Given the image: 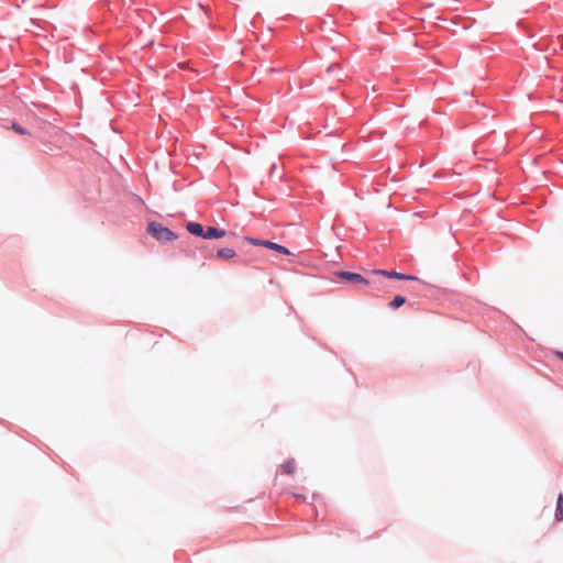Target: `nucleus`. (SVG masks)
<instances>
[{
    "instance_id": "3",
    "label": "nucleus",
    "mask_w": 563,
    "mask_h": 563,
    "mask_svg": "<svg viewBox=\"0 0 563 563\" xmlns=\"http://www.w3.org/2000/svg\"><path fill=\"white\" fill-rule=\"evenodd\" d=\"M246 241L249 243H251L252 245H255V246H263V247H266V249H269V250H274L280 254H284V255H290V251L284 246V245H280L278 243H275L273 241H269V240H260V239H255V238H246Z\"/></svg>"
},
{
    "instance_id": "4",
    "label": "nucleus",
    "mask_w": 563,
    "mask_h": 563,
    "mask_svg": "<svg viewBox=\"0 0 563 563\" xmlns=\"http://www.w3.org/2000/svg\"><path fill=\"white\" fill-rule=\"evenodd\" d=\"M374 276H385L387 278H395L399 280H418V277L415 275L398 273L396 271H385V269H375L372 272Z\"/></svg>"
},
{
    "instance_id": "6",
    "label": "nucleus",
    "mask_w": 563,
    "mask_h": 563,
    "mask_svg": "<svg viewBox=\"0 0 563 563\" xmlns=\"http://www.w3.org/2000/svg\"><path fill=\"white\" fill-rule=\"evenodd\" d=\"M227 234V231L224 229H220L218 227H207L206 228V236L205 240H214V239H221L224 238Z\"/></svg>"
},
{
    "instance_id": "13",
    "label": "nucleus",
    "mask_w": 563,
    "mask_h": 563,
    "mask_svg": "<svg viewBox=\"0 0 563 563\" xmlns=\"http://www.w3.org/2000/svg\"><path fill=\"white\" fill-rule=\"evenodd\" d=\"M336 68H339V66H338V65H335V64L330 65V66L328 67V71H329V73H333Z\"/></svg>"
},
{
    "instance_id": "14",
    "label": "nucleus",
    "mask_w": 563,
    "mask_h": 563,
    "mask_svg": "<svg viewBox=\"0 0 563 563\" xmlns=\"http://www.w3.org/2000/svg\"><path fill=\"white\" fill-rule=\"evenodd\" d=\"M555 356L563 362V352L562 351H556L555 352Z\"/></svg>"
},
{
    "instance_id": "9",
    "label": "nucleus",
    "mask_w": 563,
    "mask_h": 563,
    "mask_svg": "<svg viewBox=\"0 0 563 563\" xmlns=\"http://www.w3.org/2000/svg\"><path fill=\"white\" fill-rule=\"evenodd\" d=\"M405 302H406V297H404L401 295H397L393 298V300L388 303V306L390 309L396 310V309L400 308L401 306H404Z\"/></svg>"
},
{
    "instance_id": "2",
    "label": "nucleus",
    "mask_w": 563,
    "mask_h": 563,
    "mask_svg": "<svg viewBox=\"0 0 563 563\" xmlns=\"http://www.w3.org/2000/svg\"><path fill=\"white\" fill-rule=\"evenodd\" d=\"M335 276L349 284H363V285H373L374 280L372 278H366L363 275L354 272L347 271H338Z\"/></svg>"
},
{
    "instance_id": "12",
    "label": "nucleus",
    "mask_w": 563,
    "mask_h": 563,
    "mask_svg": "<svg viewBox=\"0 0 563 563\" xmlns=\"http://www.w3.org/2000/svg\"><path fill=\"white\" fill-rule=\"evenodd\" d=\"M11 129L22 135H30V132L16 122H12Z\"/></svg>"
},
{
    "instance_id": "11",
    "label": "nucleus",
    "mask_w": 563,
    "mask_h": 563,
    "mask_svg": "<svg viewBox=\"0 0 563 563\" xmlns=\"http://www.w3.org/2000/svg\"><path fill=\"white\" fill-rule=\"evenodd\" d=\"M197 247L200 250L205 258L213 256V247H209L208 245H200Z\"/></svg>"
},
{
    "instance_id": "10",
    "label": "nucleus",
    "mask_w": 563,
    "mask_h": 563,
    "mask_svg": "<svg viewBox=\"0 0 563 563\" xmlns=\"http://www.w3.org/2000/svg\"><path fill=\"white\" fill-rule=\"evenodd\" d=\"M295 468H296V464H295V460L294 459L287 460L283 464V470H284V472L286 474H292L295 472Z\"/></svg>"
},
{
    "instance_id": "7",
    "label": "nucleus",
    "mask_w": 563,
    "mask_h": 563,
    "mask_svg": "<svg viewBox=\"0 0 563 563\" xmlns=\"http://www.w3.org/2000/svg\"><path fill=\"white\" fill-rule=\"evenodd\" d=\"M217 257L220 260H229L236 255L235 251L231 247H222L217 251Z\"/></svg>"
},
{
    "instance_id": "1",
    "label": "nucleus",
    "mask_w": 563,
    "mask_h": 563,
    "mask_svg": "<svg viewBox=\"0 0 563 563\" xmlns=\"http://www.w3.org/2000/svg\"><path fill=\"white\" fill-rule=\"evenodd\" d=\"M147 233L161 243H168L177 239V234L157 221L147 224Z\"/></svg>"
},
{
    "instance_id": "8",
    "label": "nucleus",
    "mask_w": 563,
    "mask_h": 563,
    "mask_svg": "<svg viewBox=\"0 0 563 563\" xmlns=\"http://www.w3.org/2000/svg\"><path fill=\"white\" fill-rule=\"evenodd\" d=\"M555 519L558 521L563 520V494H559L556 500Z\"/></svg>"
},
{
    "instance_id": "5",
    "label": "nucleus",
    "mask_w": 563,
    "mask_h": 563,
    "mask_svg": "<svg viewBox=\"0 0 563 563\" xmlns=\"http://www.w3.org/2000/svg\"><path fill=\"white\" fill-rule=\"evenodd\" d=\"M186 230L194 236H197V238H201L205 240V236H206V228L199 223V222H195V221H189L186 223Z\"/></svg>"
}]
</instances>
